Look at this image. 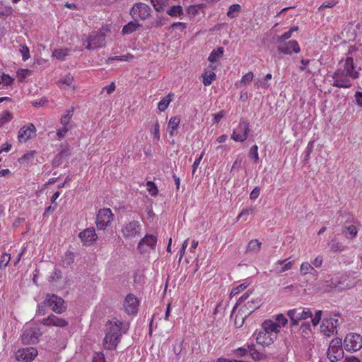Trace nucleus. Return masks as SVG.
Instances as JSON below:
<instances>
[{
	"mask_svg": "<svg viewBox=\"0 0 362 362\" xmlns=\"http://www.w3.org/2000/svg\"><path fill=\"white\" fill-rule=\"evenodd\" d=\"M358 76L359 73L355 69L354 59L347 57L344 62L339 63L338 69L332 75V86L339 88H349L352 86V81Z\"/></svg>",
	"mask_w": 362,
	"mask_h": 362,
	"instance_id": "f257e3e1",
	"label": "nucleus"
},
{
	"mask_svg": "<svg viewBox=\"0 0 362 362\" xmlns=\"http://www.w3.org/2000/svg\"><path fill=\"white\" fill-rule=\"evenodd\" d=\"M129 329V324L117 318H112L106 322L103 346L107 350H115L120 342L122 334Z\"/></svg>",
	"mask_w": 362,
	"mask_h": 362,
	"instance_id": "f03ea898",
	"label": "nucleus"
},
{
	"mask_svg": "<svg viewBox=\"0 0 362 362\" xmlns=\"http://www.w3.org/2000/svg\"><path fill=\"white\" fill-rule=\"evenodd\" d=\"M142 226L137 221L124 223L121 228V233L126 240L132 241L137 239L141 232Z\"/></svg>",
	"mask_w": 362,
	"mask_h": 362,
	"instance_id": "7ed1b4c3",
	"label": "nucleus"
},
{
	"mask_svg": "<svg viewBox=\"0 0 362 362\" xmlns=\"http://www.w3.org/2000/svg\"><path fill=\"white\" fill-rule=\"evenodd\" d=\"M287 315L290 318L291 325L296 326L299 322L312 317V312L308 308H296L288 310Z\"/></svg>",
	"mask_w": 362,
	"mask_h": 362,
	"instance_id": "20e7f679",
	"label": "nucleus"
},
{
	"mask_svg": "<svg viewBox=\"0 0 362 362\" xmlns=\"http://www.w3.org/2000/svg\"><path fill=\"white\" fill-rule=\"evenodd\" d=\"M327 357L331 362H336L344 357L342 341L339 338L332 339L327 350Z\"/></svg>",
	"mask_w": 362,
	"mask_h": 362,
	"instance_id": "39448f33",
	"label": "nucleus"
},
{
	"mask_svg": "<svg viewBox=\"0 0 362 362\" xmlns=\"http://www.w3.org/2000/svg\"><path fill=\"white\" fill-rule=\"evenodd\" d=\"M44 303L50 307L55 313L61 314L66 310L64 299L55 294H47Z\"/></svg>",
	"mask_w": 362,
	"mask_h": 362,
	"instance_id": "423d86ee",
	"label": "nucleus"
},
{
	"mask_svg": "<svg viewBox=\"0 0 362 362\" xmlns=\"http://www.w3.org/2000/svg\"><path fill=\"white\" fill-rule=\"evenodd\" d=\"M157 244V237L151 234L146 235L141 238L137 245V250L141 254L150 253L155 251Z\"/></svg>",
	"mask_w": 362,
	"mask_h": 362,
	"instance_id": "0eeeda50",
	"label": "nucleus"
},
{
	"mask_svg": "<svg viewBox=\"0 0 362 362\" xmlns=\"http://www.w3.org/2000/svg\"><path fill=\"white\" fill-rule=\"evenodd\" d=\"M151 8L144 3H136L130 10V15L134 19L144 21L151 16Z\"/></svg>",
	"mask_w": 362,
	"mask_h": 362,
	"instance_id": "6e6552de",
	"label": "nucleus"
},
{
	"mask_svg": "<svg viewBox=\"0 0 362 362\" xmlns=\"http://www.w3.org/2000/svg\"><path fill=\"white\" fill-rule=\"evenodd\" d=\"M344 346L347 351H356L362 347V336L356 333L346 334Z\"/></svg>",
	"mask_w": 362,
	"mask_h": 362,
	"instance_id": "1a4fd4ad",
	"label": "nucleus"
},
{
	"mask_svg": "<svg viewBox=\"0 0 362 362\" xmlns=\"http://www.w3.org/2000/svg\"><path fill=\"white\" fill-rule=\"evenodd\" d=\"M249 132V123L241 119L238 127L233 129L231 139L237 142H243L247 139Z\"/></svg>",
	"mask_w": 362,
	"mask_h": 362,
	"instance_id": "9d476101",
	"label": "nucleus"
},
{
	"mask_svg": "<svg viewBox=\"0 0 362 362\" xmlns=\"http://www.w3.org/2000/svg\"><path fill=\"white\" fill-rule=\"evenodd\" d=\"M339 325V320L335 317L324 318L320 325V332L324 335L330 337L337 333V328Z\"/></svg>",
	"mask_w": 362,
	"mask_h": 362,
	"instance_id": "9b49d317",
	"label": "nucleus"
},
{
	"mask_svg": "<svg viewBox=\"0 0 362 362\" xmlns=\"http://www.w3.org/2000/svg\"><path fill=\"white\" fill-rule=\"evenodd\" d=\"M113 217L110 209L104 208L100 209L97 214L96 225L99 230H105L110 225Z\"/></svg>",
	"mask_w": 362,
	"mask_h": 362,
	"instance_id": "f8f14e48",
	"label": "nucleus"
},
{
	"mask_svg": "<svg viewBox=\"0 0 362 362\" xmlns=\"http://www.w3.org/2000/svg\"><path fill=\"white\" fill-rule=\"evenodd\" d=\"M40 335V330L37 327L25 326L21 335V340L25 344H35Z\"/></svg>",
	"mask_w": 362,
	"mask_h": 362,
	"instance_id": "ddd939ff",
	"label": "nucleus"
},
{
	"mask_svg": "<svg viewBox=\"0 0 362 362\" xmlns=\"http://www.w3.org/2000/svg\"><path fill=\"white\" fill-rule=\"evenodd\" d=\"M261 305V300L259 298L252 299L251 300L247 301V303L240 308V320L242 326L244 320L246 317L250 315L256 309L259 308Z\"/></svg>",
	"mask_w": 362,
	"mask_h": 362,
	"instance_id": "4468645a",
	"label": "nucleus"
},
{
	"mask_svg": "<svg viewBox=\"0 0 362 362\" xmlns=\"http://www.w3.org/2000/svg\"><path fill=\"white\" fill-rule=\"evenodd\" d=\"M37 356V350L34 347L19 349L16 353V358L19 361L30 362Z\"/></svg>",
	"mask_w": 362,
	"mask_h": 362,
	"instance_id": "2eb2a0df",
	"label": "nucleus"
},
{
	"mask_svg": "<svg viewBox=\"0 0 362 362\" xmlns=\"http://www.w3.org/2000/svg\"><path fill=\"white\" fill-rule=\"evenodd\" d=\"M105 45V35L100 32L94 35H90L87 40L86 48L93 49L103 47Z\"/></svg>",
	"mask_w": 362,
	"mask_h": 362,
	"instance_id": "dca6fc26",
	"label": "nucleus"
},
{
	"mask_svg": "<svg viewBox=\"0 0 362 362\" xmlns=\"http://www.w3.org/2000/svg\"><path fill=\"white\" fill-rule=\"evenodd\" d=\"M124 309L128 315L136 314L138 311L139 300L133 294H128L124 302Z\"/></svg>",
	"mask_w": 362,
	"mask_h": 362,
	"instance_id": "f3484780",
	"label": "nucleus"
},
{
	"mask_svg": "<svg viewBox=\"0 0 362 362\" xmlns=\"http://www.w3.org/2000/svg\"><path fill=\"white\" fill-rule=\"evenodd\" d=\"M41 323L45 326L58 327H66L69 325V322L66 320L57 317L54 314H51L47 317L42 319Z\"/></svg>",
	"mask_w": 362,
	"mask_h": 362,
	"instance_id": "a211bd4d",
	"label": "nucleus"
},
{
	"mask_svg": "<svg viewBox=\"0 0 362 362\" xmlns=\"http://www.w3.org/2000/svg\"><path fill=\"white\" fill-rule=\"evenodd\" d=\"M35 127L33 124L21 127L18 132V139L19 142L24 143L35 135Z\"/></svg>",
	"mask_w": 362,
	"mask_h": 362,
	"instance_id": "6ab92c4d",
	"label": "nucleus"
},
{
	"mask_svg": "<svg viewBox=\"0 0 362 362\" xmlns=\"http://www.w3.org/2000/svg\"><path fill=\"white\" fill-rule=\"evenodd\" d=\"M278 51L284 54H291L293 52L298 53L300 52V47L296 40H290L286 43L280 45L278 47Z\"/></svg>",
	"mask_w": 362,
	"mask_h": 362,
	"instance_id": "aec40b11",
	"label": "nucleus"
},
{
	"mask_svg": "<svg viewBox=\"0 0 362 362\" xmlns=\"http://www.w3.org/2000/svg\"><path fill=\"white\" fill-rule=\"evenodd\" d=\"M262 329L269 334L272 337L273 336V337L276 339L277 334L281 330V325L272 320H267L263 322Z\"/></svg>",
	"mask_w": 362,
	"mask_h": 362,
	"instance_id": "412c9836",
	"label": "nucleus"
},
{
	"mask_svg": "<svg viewBox=\"0 0 362 362\" xmlns=\"http://www.w3.org/2000/svg\"><path fill=\"white\" fill-rule=\"evenodd\" d=\"M294 264L293 261H288V259L278 260L274 264L273 270L276 274H281L290 270Z\"/></svg>",
	"mask_w": 362,
	"mask_h": 362,
	"instance_id": "4be33fe9",
	"label": "nucleus"
},
{
	"mask_svg": "<svg viewBox=\"0 0 362 362\" xmlns=\"http://www.w3.org/2000/svg\"><path fill=\"white\" fill-rule=\"evenodd\" d=\"M79 238L86 245H90L96 240L97 235L93 228H87L79 233Z\"/></svg>",
	"mask_w": 362,
	"mask_h": 362,
	"instance_id": "5701e85b",
	"label": "nucleus"
},
{
	"mask_svg": "<svg viewBox=\"0 0 362 362\" xmlns=\"http://www.w3.org/2000/svg\"><path fill=\"white\" fill-rule=\"evenodd\" d=\"M256 335L257 343L263 346L270 345L274 342L275 339L273 336L272 337L262 329L257 332Z\"/></svg>",
	"mask_w": 362,
	"mask_h": 362,
	"instance_id": "b1692460",
	"label": "nucleus"
},
{
	"mask_svg": "<svg viewBox=\"0 0 362 362\" xmlns=\"http://www.w3.org/2000/svg\"><path fill=\"white\" fill-rule=\"evenodd\" d=\"M332 283L335 287H337L339 289L350 288L355 284L354 281H349V278L347 276H341L339 281L337 282L332 281Z\"/></svg>",
	"mask_w": 362,
	"mask_h": 362,
	"instance_id": "393cba45",
	"label": "nucleus"
},
{
	"mask_svg": "<svg viewBox=\"0 0 362 362\" xmlns=\"http://www.w3.org/2000/svg\"><path fill=\"white\" fill-rule=\"evenodd\" d=\"M300 273L302 276L310 274L313 276L317 275V272L315 269L313 265L308 262H303L300 267Z\"/></svg>",
	"mask_w": 362,
	"mask_h": 362,
	"instance_id": "a878e982",
	"label": "nucleus"
},
{
	"mask_svg": "<svg viewBox=\"0 0 362 362\" xmlns=\"http://www.w3.org/2000/svg\"><path fill=\"white\" fill-rule=\"evenodd\" d=\"M140 26L141 24L138 23L137 20L134 19V21L129 22L123 27L122 33L123 35L132 33L133 32L136 31Z\"/></svg>",
	"mask_w": 362,
	"mask_h": 362,
	"instance_id": "bb28decb",
	"label": "nucleus"
},
{
	"mask_svg": "<svg viewBox=\"0 0 362 362\" xmlns=\"http://www.w3.org/2000/svg\"><path fill=\"white\" fill-rule=\"evenodd\" d=\"M173 94L169 93L164 97L158 104V108L160 112H164L168 107L170 103L173 100Z\"/></svg>",
	"mask_w": 362,
	"mask_h": 362,
	"instance_id": "cd10ccee",
	"label": "nucleus"
},
{
	"mask_svg": "<svg viewBox=\"0 0 362 362\" xmlns=\"http://www.w3.org/2000/svg\"><path fill=\"white\" fill-rule=\"evenodd\" d=\"M262 243L257 239L251 240L247 246V252H258L260 250Z\"/></svg>",
	"mask_w": 362,
	"mask_h": 362,
	"instance_id": "c85d7f7f",
	"label": "nucleus"
},
{
	"mask_svg": "<svg viewBox=\"0 0 362 362\" xmlns=\"http://www.w3.org/2000/svg\"><path fill=\"white\" fill-rule=\"evenodd\" d=\"M73 112L74 108L71 107V109L66 110V113L60 119V123L62 125V127L71 128L70 122L73 115Z\"/></svg>",
	"mask_w": 362,
	"mask_h": 362,
	"instance_id": "c756f323",
	"label": "nucleus"
},
{
	"mask_svg": "<svg viewBox=\"0 0 362 362\" xmlns=\"http://www.w3.org/2000/svg\"><path fill=\"white\" fill-rule=\"evenodd\" d=\"M329 245L333 252H342L346 249V247L335 238L331 240Z\"/></svg>",
	"mask_w": 362,
	"mask_h": 362,
	"instance_id": "7c9ffc66",
	"label": "nucleus"
},
{
	"mask_svg": "<svg viewBox=\"0 0 362 362\" xmlns=\"http://www.w3.org/2000/svg\"><path fill=\"white\" fill-rule=\"evenodd\" d=\"M223 54V48L220 47L217 49H214L209 54L208 60L211 62H217Z\"/></svg>",
	"mask_w": 362,
	"mask_h": 362,
	"instance_id": "2f4dec72",
	"label": "nucleus"
},
{
	"mask_svg": "<svg viewBox=\"0 0 362 362\" xmlns=\"http://www.w3.org/2000/svg\"><path fill=\"white\" fill-rule=\"evenodd\" d=\"M180 122V118L178 117H173L170 119L168 122V129L170 136L174 135V132L176 130Z\"/></svg>",
	"mask_w": 362,
	"mask_h": 362,
	"instance_id": "473e14b6",
	"label": "nucleus"
},
{
	"mask_svg": "<svg viewBox=\"0 0 362 362\" xmlns=\"http://www.w3.org/2000/svg\"><path fill=\"white\" fill-rule=\"evenodd\" d=\"M255 211V206H250V207L242 210V211L237 216V221L240 220L241 218H243L244 221H246L248 216L254 214Z\"/></svg>",
	"mask_w": 362,
	"mask_h": 362,
	"instance_id": "72a5a7b5",
	"label": "nucleus"
},
{
	"mask_svg": "<svg viewBox=\"0 0 362 362\" xmlns=\"http://www.w3.org/2000/svg\"><path fill=\"white\" fill-rule=\"evenodd\" d=\"M248 351L252 358L255 361H259L263 358V355L256 349L254 344L248 345Z\"/></svg>",
	"mask_w": 362,
	"mask_h": 362,
	"instance_id": "f704fd0d",
	"label": "nucleus"
},
{
	"mask_svg": "<svg viewBox=\"0 0 362 362\" xmlns=\"http://www.w3.org/2000/svg\"><path fill=\"white\" fill-rule=\"evenodd\" d=\"M240 9H241V7H240V5L239 4H233L231 6H230L229 8H228V11L227 12V16L228 17L230 18H236L240 11Z\"/></svg>",
	"mask_w": 362,
	"mask_h": 362,
	"instance_id": "c9c22d12",
	"label": "nucleus"
},
{
	"mask_svg": "<svg viewBox=\"0 0 362 362\" xmlns=\"http://www.w3.org/2000/svg\"><path fill=\"white\" fill-rule=\"evenodd\" d=\"M69 53V49H57L53 51L52 56L57 59L64 60Z\"/></svg>",
	"mask_w": 362,
	"mask_h": 362,
	"instance_id": "e433bc0d",
	"label": "nucleus"
},
{
	"mask_svg": "<svg viewBox=\"0 0 362 362\" xmlns=\"http://www.w3.org/2000/svg\"><path fill=\"white\" fill-rule=\"evenodd\" d=\"M216 79V74L213 71L206 72L203 75V83L206 86H210Z\"/></svg>",
	"mask_w": 362,
	"mask_h": 362,
	"instance_id": "4c0bfd02",
	"label": "nucleus"
},
{
	"mask_svg": "<svg viewBox=\"0 0 362 362\" xmlns=\"http://www.w3.org/2000/svg\"><path fill=\"white\" fill-rule=\"evenodd\" d=\"M272 74H267L264 76V78L262 80H259L256 83L255 86H257V88L262 87L264 88H267L269 87L270 84L269 83V81L272 79Z\"/></svg>",
	"mask_w": 362,
	"mask_h": 362,
	"instance_id": "58836bf2",
	"label": "nucleus"
},
{
	"mask_svg": "<svg viewBox=\"0 0 362 362\" xmlns=\"http://www.w3.org/2000/svg\"><path fill=\"white\" fill-rule=\"evenodd\" d=\"M151 2L157 11H161L168 3V0H151Z\"/></svg>",
	"mask_w": 362,
	"mask_h": 362,
	"instance_id": "ea45409f",
	"label": "nucleus"
},
{
	"mask_svg": "<svg viewBox=\"0 0 362 362\" xmlns=\"http://www.w3.org/2000/svg\"><path fill=\"white\" fill-rule=\"evenodd\" d=\"M151 134L153 137V139L158 141L160 139V124L158 120L154 123L152 129L151 130Z\"/></svg>",
	"mask_w": 362,
	"mask_h": 362,
	"instance_id": "a19ab883",
	"label": "nucleus"
},
{
	"mask_svg": "<svg viewBox=\"0 0 362 362\" xmlns=\"http://www.w3.org/2000/svg\"><path fill=\"white\" fill-rule=\"evenodd\" d=\"M167 13L173 17H177L182 14V8L181 6H173L167 11Z\"/></svg>",
	"mask_w": 362,
	"mask_h": 362,
	"instance_id": "79ce46f5",
	"label": "nucleus"
},
{
	"mask_svg": "<svg viewBox=\"0 0 362 362\" xmlns=\"http://www.w3.org/2000/svg\"><path fill=\"white\" fill-rule=\"evenodd\" d=\"M62 277V273L60 269L55 268L49 277V282H57Z\"/></svg>",
	"mask_w": 362,
	"mask_h": 362,
	"instance_id": "37998d69",
	"label": "nucleus"
},
{
	"mask_svg": "<svg viewBox=\"0 0 362 362\" xmlns=\"http://www.w3.org/2000/svg\"><path fill=\"white\" fill-rule=\"evenodd\" d=\"M300 331L303 337H308L309 334L311 333L310 323H303L300 327Z\"/></svg>",
	"mask_w": 362,
	"mask_h": 362,
	"instance_id": "c03bdc74",
	"label": "nucleus"
},
{
	"mask_svg": "<svg viewBox=\"0 0 362 362\" xmlns=\"http://www.w3.org/2000/svg\"><path fill=\"white\" fill-rule=\"evenodd\" d=\"M258 146L255 144L253 145L250 150V157L253 159L255 163H257L259 161V155H258Z\"/></svg>",
	"mask_w": 362,
	"mask_h": 362,
	"instance_id": "a18cd8bd",
	"label": "nucleus"
},
{
	"mask_svg": "<svg viewBox=\"0 0 362 362\" xmlns=\"http://www.w3.org/2000/svg\"><path fill=\"white\" fill-rule=\"evenodd\" d=\"M11 119V114L8 111H4L0 115V126L8 122Z\"/></svg>",
	"mask_w": 362,
	"mask_h": 362,
	"instance_id": "49530a36",
	"label": "nucleus"
},
{
	"mask_svg": "<svg viewBox=\"0 0 362 362\" xmlns=\"http://www.w3.org/2000/svg\"><path fill=\"white\" fill-rule=\"evenodd\" d=\"M147 190L151 196H156L158 194V189L154 182L148 181L146 182Z\"/></svg>",
	"mask_w": 362,
	"mask_h": 362,
	"instance_id": "de8ad7c7",
	"label": "nucleus"
},
{
	"mask_svg": "<svg viewBox=\"0 0 362 362\" xmlns=\"http://www.w3.org/2000/svg\"><path fill=\"white\" fill-rule=\"evenodd\" d=\"M298 30V27H292L290 30L278 37V40L284 41L291 37L293 32Z\"/></svg>",
	"mask_w": 362,
	"mask_h": 362,
	"instance_id": "09e8293b",
	"label": "nucleus"
},
{
	"mask_svg": "<svg viewBox=\"0 0 362 362\" xmlns=\"http://www.w3.org/2000/svg\"><path fill=\"white\" fill-rule=\"evenodd\" d=\"M11 260V255L8 254H3L0 259V268H5Z\"/></svg>",
	"mask_w": 362,
	"mask_h": 362,
	"instance_id": "8fccbe9b",
	"label": "nucleus"
},
{
	"mask_svg": "<svg viewBox=\"0 0 362 362\" xmlns=\"http://www.w3.org/2000/svg\"><path fill=\"white\" fill-rule=\"evenodd\" d=\"M248 286V284L243 283L238 286L233 288L230 292L231 296H235L238 293H240L241 291H244L247 287Z\"/></svg>",
	"mask_w": 362,
	"mask_h": 362,
	"instance_id": "3c124183",
	"label": "nucleus"
},
{
	"mask_svg": "<svg viewBox=\"0 0 362 362\" xmlns=\"http://www.w3.org/2000/svg\"><path fill=\"white\" fill-rule=\"evenodd\" d=\"M133 58V56L130 54H125V55H119V56H116V57H110L107 62H111V61H113V60H118V61H128L129 59H132Z\"/></svg>",
	"mask_w": 362,
	"mask_h": 362,
	"instance_id": "603ef678",
	"label": "nucleus"
},
{
	"mask_svg": "<svg viewBox=\"0 0 362 362\" xmlns=\"http://www.w3.org/2000/svg\"><path fill=\"white\" fill-rule=\"evenodd\" d=\"M71 129L70 127H62L57 129V135L59 137V139H63L66 133Z\"/></svg>",
	"mask_w": 362,
	"mask_h": 362,
	"instance_id": "864d4df0",
	"label": "nucleus"
},
{
	"mask_svg": "<svg viewBox=\"0 0 362 362\" xmlns=\"http://www.w3.org/2000/svg\"><path fill=\"white\" fill-rule=\"evenodd\" d=\"M345 228L347 231V233L346 234V236L347 238H349L347 234L350 235L351 238L356 237L357 233H358V230L355 226L351 225V226L346 227Z\"/></svg>",
	"mask_w": 362,
	"mask_h": 362,
	"instance_id": "5fc2aeb1",
	"label": "nucleus"
},
{
	"mask_svg": "<svg viewBox=\"0 0 362 362\" xmlns=\"http://www.w3.org/2000/svg\"><path fill=\"white\" fill-rule=\"evenodd\" d=\"M20 52L21 53L22 59L24 62L30 58V50L27 46H21Z\"/></svg>",
	"mask_w": 362,
	"mask_h": 362,
	"instance_id": "6e6d98bb",
	"label": "nucleus"
},
{
	"mask_svg": "<svg viewBox=\"0 0 362 362\" xmlns=\"http://www.w3.org/2000/svg\"><path fill=\"white\" fill-rule=\"evenodd\" d=\"M321 316H322V310H317L315 313V315L314 317L312 316L311 318V322H312V324L313 326H317L320 320H321Z\"/></svg>",
	"mask_w": 362,
	"mask_h": 362,
	"instance_id": "4d7b16f0",
	"label": "nucleus"
},
{
	"mask_svg": "<svg viewBox=\"0 0 362 362\" xmlns=\"http://www.w3.org/2000/svg\"><path fill=\"white\" fill-rule=\"evenodd\" d=\"M31 71L29 69H20L17 71L18 80L22 81L27 76L30 74Z\"/></svg>",
	"mask_w": 362,
	"mask_h": 362,
	"instance_id": "13d9d810",
	"label": "nucleus"
},
{
	"mask_svg": "<svg viewBox=\"0 0 362 362\" xmlns=\"http://www.w3.org/2000/svg\"><path fill=\"white\" fill-rule=\"evenodd\" d=\"M164 24H165V21L160 16H157L154 19L153 22L151 23V25L148 26V28H151L152 27L159 28V27H161L162 25H163Z\"/></svg>",
	"mask_w": 362,
	"mask_h": 362,
	"instance_id": "bf43d9fd",
	"label": "nucleus"
},
{
	"mask_svg": "<svg viewBox=\"0 0 362 362\" xmlns=\"http://www.w3.org/2000/svg\"><path fill=\"white\" fill-rule=\"evenodd\" d=\"M252 79H253V73L252 71H249L248 73H247L242 77V78L240 80V83L245 85L247 83H250V81H252Z\"/></svg>",
	"mask_w": 362,
	"mask_h": 362,
	"instance_id": "052dcab7",
	"label": "nucleus"
},
{
	"mask_svg": "<svg viewBox=\"0 0 362 362\" xmlns=\"http://www.w3.org/2000/svg\"><path fill=\"white\" fill-rule=\"evenodd\" d=\"M204 155V151H203L201 153V154L199 156V157L197 158L196 160H194V162L192 165V175H194L195 173L196 170L198 168V166L199 165V164L203 158Z\"/></svg>",
	"mask_w": 362,
	"mask_h": 362,
	"instance_id": "680f3d73",
	"label": "nucleus"
},
{
	"mask_svg": "<svg viewBox=\"0 0 362 362\" xmlns=\"http://www.w3.org/2000/svg\"><path fill=\"white\" fill-rule=\"evenodd\" d=\"M337 4V1L336 0H329V1H326L325 2L322 3V4L319 7L318 10L319 11H321L322 10L323 8H332L333 7L335 4Z\"/></svg>",
	"mask_w": 362,
	"mask_h": 362,
	"instance_id": "e2e57ef3",
	"label": "nucleus"
},
{
	"mask_svg": "<svg viewBox=\"0 0 362 362\" xmlns=\"http://www.w3.org/2000/svg\"><path fill=\"white\" fill-rule=\"evenodd\" d=\"M276 323L281 325V328L284 327L288 322V320L283 314H279L276 317Z\"/></svg>",
	"mask_w": 362,
	"mask_h": 362,
	"instance_id": "0e129e2a",
	"label": "nucleus"
},
{
	"mask_svg": "<svg viewBox=\"0 0 362 362\" xmlns=\"http://www.w3.org/2000/svg\"><path fill=\"white\" fill-rule=\"evenodd\" d=\"M247 353H249L248 348L245 349V348H243V347H240V348H238V349L235 350V354L238 357H243Z\"/></svg>",
	"mask_w": 362,
	"mask_h": 362,
	"instance_id": "69168bd1",
	"label": "nucleus"
},
{
	"mask_svg": "<svg viewBox=\"0 0 362 362\" xmlns=\"http://www.w3.org/2000/svg\"><path fill=\"white\" fill-rule=\"evenodd\" d=\"M13 78L7 74H3L1 76V82L3 83L5 86H10L13 83Z\"/></svg>",
	"mask_w": 362,
	"mask_h": 362,
	"instance_id": "338daca9",
	"label": "nucleus"
},
{
	"mask_svg": "<svg viewBox=\"0 0 362 362\" xmlns=\"http://www.w3.org/2000/svg\"><path fill=\"white\" fill-rule=\"evenodd\" d=\"M355 101L356 104L362 107V92L356 91L355 93Z\"/></svg>",
	"mask_w": 362,
	"mask_h": 362,
	"instance_id": "774afa93",
	"label": "nucleus"
}]
</instances>
